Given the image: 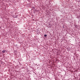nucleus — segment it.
<instances>
[{
	"label": "nucleus",
	"instance_id": "obj_2",
	"mask_svg": "<svg viewBox=\"0 0 80 80\" xmlns=\"http://www.w3.org/2000/svg\"><path fill=\"white\" fill-rule=\"evenodd\" d=\"M44 37H47V35L46 34L44 35Z\"/></svg>",
	"mask_w": 80,
	"mask_h": 80
},
{
	"label": "nucleus",
	"instance_id": "obj_4",
	"mask_svg": "<svg viewBox=\"0 0 80 80\" xmlns=\"http://www.w3.org/2000/svg\"><path fill=\"white\" fill-rule=\"evenodd\" d=\"M32 8L33 9H35V7H33Z\"/></svg>",
	"mask_w": 80,
	"mask_h": 80
},
{
	"label": "nucleus",
	"instance_id": "obj_5",
	"mask_svg": "<svg viewBox=\"0 0 80 80\" xmlns=\"http://www.w3.org/2000/svg\"><path fill=\"white\" fill-rule=\"evenodd\" d=\"M1 28V27L0 26V29Z\"/></svg>",
	"mask_w": 80,
	"mask_h": 80
},
{
	"label": "nucleus",
	"instance_id": "obj_3",
	"mask_svg": "<svg viewBox=\"0 0 80 80\" xmlns=\"http://www.w3.org/2000/svg\"><path fill=\"white\" fill-rule=\"evenodd\" d=\"M17 17H18V16L16 15V16H15V17H14V18H17Z\"/></svg>",
	"mask_w": 80,
	"mask_h": 80
},
{
	"label": "nucleus",
	"instance_id": "obj_1",
	"mask_svg": "<svg viewBox=\"0 0 80 80\" xmlns=\"http://www.w3.org/2000/svg\"><path fill=\"white\" fill-rule=\"evenodd\" d=\"M6 51V50H3V51H2V53H5Z\"/></svg>",
	"mask_w": 80,
	"mask_h": 80
}]
</instances>
